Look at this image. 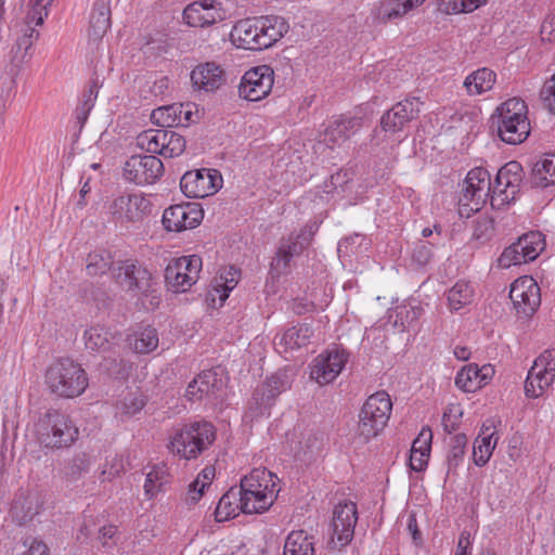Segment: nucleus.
Instances as JSON below:
<instances>
[{"instance_id": "nucleus-45", "label": "nucleus", "mask_w": 555, "mask_h": 555, "mask_svg": "<svg viewBox=\"0 0 555 555\" xmlns=\"http://www.w3.org/2000/svg\"><path fill=\"white\" fill-rule=\"evenodd\" d=\"M495 72H472L464 81L469 94H481L492 89L495 83Z\"/></svg>"}, {"instance_id": "nucleus-12", "label": "nucleus", "mask_w": 555, "mask_h": 555, "mask_svg": "<svg viewBox=\"0 0 555 555\" xmlns=\"http://www.w3.org/2000/svg\"><path fill=\"white\" fill-rule=\"evenodd\" d=\"M221 183L222 177L218 170L202 168L185 172L180 180V188L190 198H204L215 194Z\"/></svg>"}, {"instance_id": "nucleus-10", "label": "nucleus", "mask_w": 555, "mask_h": 555, "mask_svg": "<svg viewBox=\"0 0 555 555\" xmlns=\"http://www.w3.org/2000/svg\"><path fill=\"white\" fill-rule=\"evenodd\" d=\"M202 270V258L197 255L171 260L165 269V282L169 291L183 293L196 283Z\"/></svg>"}, {"instance_id": "nucleus-19", "label": "nucleus", "mask_w": 555, "mask_h": 555, "mask_svg": "<svg viewBox=\"0 0 555 555\" xmlns=\"http://www.w3.org/2000/svg\"><path fill=\"white\" fill-rule=\"evenodd\" d=\"M418 99H406L393 105L380 118L384 131L396 133L401 131L420 112Z\"/></svg>"}, {"instance_id": "nucleus-36", "label": "nucleus", "mask_w": 555, "mask_h": 555, "mask_svg": "<svg viewBox=\"0 0 555 555\" xmlns=\"http://www.w3.org/2000/svg\"><path fill=\"white\" fill-rule=\"evenodd\" d=\"M531 183L537 188L555 184V154H546L534 164Z\"/></svg>"}, {"instance_id": "nucleus-28", "label": "nucleus", "mask_w": 555, "mask_h": 555, "mask_svg": "<svg viewBox=\"0 0 555 555\" xmlns=\"http://www.w3.org/2000/svg\"><path fill=\"white\" fill-rule=\"evenodd\" d=\"M39 499L35 493H20L11 506V516L18 526L26 525L39 513Z\"/></svg>"}, {"instance_id": "nucleus-2", "label": "nucleus", "mask_w": 555, "mask_h": 555, "mask_svg": "<svg viewBox=\"0 0 555 555\" xmlns=\"http://www.w3.org/2000/svg\"><path fill=\"white\" fill-rule=\"evenodd\" d=\"M44 384L55 397L74 399L85 392L89 378L79 363L68 358H61L47 367Z\"/></svg>"}, {"instance_id": "nucleus-57", "label": "nucleus", "mask_w": 555, "mask_h": 555, "mask_svg": "<svg viewBox=\"0 0 555 555\" xmlns=\"http://www.w3.org/2000/svg\"><path fill=\"white\" fill-rule=\"evenodd\" d=\"M543 105L553 114H555V74L544 82L541 92Z\"/></svg>"}, {"instance_id": "nucleus-27", "label": "nucleus", "mask_w": 555, "mask_h": 555, "mask_svg": "<svg viewBox=\"0 0 555 555\" xmlns=\"http://www.w3.org/2000/svg\"><path fill=\"white\" fill-rule=\"evenodd\" d=\"M279 478L275 474L268 470L267 468H255L248 475L241 479V487H251L256 492H273L274 499H276L280 489L278 488Z\"/></svg>"}, {"instance_id": "nucleus-40", "label": "nucleus", "mask_w": 555, "mask_h": 555, "mask_svg": "<svg viewBox=\"0 0 555 555\" xmlns=\"http://www.w3.org/2000/svg\"><path fill=\"white\" fill-rule=\"evenodd\" d=\"M92 456L86 451L76 452L64 468V478L68 482L81 479L90 469Z\"/></svg>"}, {"instance_id": "nucleus-61", "label": "nucleus", "mask_w": 555, "mask_h": 555, "mask_svg": "<svg viewBox=\"0 0 555 555\" xmlns=\"http://www.w3.org/2000/svg\"><path fill=\"white\" fill-rule=\"evenodd\" d=\"M433 434L429 428H423L412 443L411 451L430 454Z\"/></svg>"}, {"instance_id": "nucleus-24", "label": "nucleus", "mask_w": 555, "mask_h": 555, "mask_svg": "<svg viewBox=\"0 0 555 555\" xmlns=\"http://www.w3.org/2000/svg\"><path fill=\"white\" fill-rule=\"evenodd\" d=\"M312 336V330L307 324H298L276 335L274 338V347L281 354H287L292 351L299 350L307 346Z\"/></svg>"}, {"instance_id": "nucleus-53", "label": "nucleus", "mask_w": 555, "mask_h": 555, "mask_svg": "<svg viewBox=\"0 0 555 555\" xmlns=\"http://www.w3.org/2000/svg\"><path fill=\"white\" fill-rule=\"evenodd\" d=\"M293 257L286 253L285 247L279 246L274 258L271 261V273L274 276H281L289 272Z\"/></svg>"}, {"instance_id": "nucleus-58", "label": "nucleus", "mask_w": 555, "mask_h": 555, "mask_svg": "<svg viewBox=\"0 0 555 555\" xmlns=\"http://www.w3.org/2000/svg\"><path fill=\"white\" fill-rule=\"evenodd\" d=\"M494 224L492 219L483 218L476 222L474 229V238L485 243L493 235Z\"/></svg>"}, {"instance_id": "nucleus-60", "label": "nucleus", "mask_w": 555, "mask_h": 555, "mask_svg": "<svg viewBox=\"0 0 555 555\" xmlns=\"http://www.w3.org/2000/svg\"><path fill=\"white\" fill-rule=\"evenodd\" d=\"M533 365L555 377V349H547L534 361Z\"/></svg>"}, {"instance_id": "nucleus-39", "label": "nucleus", "mask_w": 555, "mask_h": 555, "mask_svg": "<svg viewBox=\"0 0 555 555\" xmlns=\"http://www.w3.org/2000/svg\"><path fill=\"white\" fill-rule=\"evenodd\" d=\"M129 345L138 353H150L158 346L157 331L152 326L138 330L128 337Z\"/></svg>"}, {"instance_id": "nucleus-46", "label": "nucleus", "mask_w": 555, "mask_h": 555, "mask_svg": "<svg viewBox=\"0 0 555 555\" xmlns=\"http://www.w3.org/2000/svg\"><path fill=\"white\" fill-rule=\"evenodd\" d=\"M467 444V437L464 434H456L450 438L447 453L448 473L455 472L464 460Z\"/></svg>"}, {"instance_id": "nucleus-51", "label": "nucleus", "mask_w": 555, "mask_h": 555, "mask_svg": "<svg viewBox=\"0 0 555 555\" xmlns=\"http://www.w3.org/2000/svg\"><path fill=\"white\" fill-rule=\"evenodd\" d=\"M193 382L204 397L215 393L221 386V380L218 378L217 373L211 370L203 371Z\"/></svg>"}, {"instance_id": "nucleus-50", "label": "nucleus", "mask_w": 555, "mask_h": 555, "mask_svg": "<svg viewBox=\"0 0 555 555\" xmlns=\"http://www.w3.org/2000/svg\"><path fill=\"white\" fill-rule=\"evenodd\" d=\"M486 0H439V10L446 14L468 13L478 9Z\"/></svg>"}, {"instance_id": "nucleus-14", "label": "nucleus", "mask_w": 555, "mask_h": 555, "mask_svg": "<svg viewBox=\"0 0 555 555\" xmlns=\"http://www.w3.org/2000/svg\"><path fill=\"white\" fill-rule=\"evenodd\" d=\"M109 211L117 222L135 223L151 214L152 204L142 194L121 195L112 202Z\"/></svg>"}, {"instance_id": "nucleus-6", "label": "nucleus", "mask_w": 555, "mask_h": 555, "mask_svg": "<svg viewBox=\"0 0 555 555\" xmlns=\"http://www.w3.org/2000/svg\"><path fill=\"white\" fill-rule=\"evenodd\" d=\"M78 436L79 429L72 418L57 410L46 412L37 424V438L43 448H69Z\"/></svg>"}, {"instance_id": "nucleus-16", "label": "nucleus", "mask_w": 555, "mask_h": 555, "mask_svg": "<svg viewBox=\"0 0 555 555\" xmlns=\"http://www.w3.org/2000/svg\"><path fill=\"white\" fill-rule=\"evenodd\" d=\"M204 218V211L197 203L172 205L164 210L163 224L167 231L181 232L197 227Z\"/></svg>"}, {"instance_id": "nucleus-43", "label": "nucleus", "mask_w": 555, "mask_h": 555, "mask_svg": "<svg viewBox=\"0 0 555 555\" xmlns=\"http://www.w3.org/2000/svg\"><path fill=\"white\" fill-rule=\"evenodd\" d=\"M474 297V288L466 281L456 282L447 294L449 307L453 311H457L469 305Z\"/></svg>"}, {"instance_id": "nucleus-63", "label": "nucleus", "mask_w": 555, "mask_h": 555, "mask_svg": "<svg viewBox=\"0 0 555 555\" xmlns=\"http://www.w3.org/2000/svg\"><path fill=\"white\" fill-rule=\"evenodd\" d=\"M101 87H102V81L99 79V77L98 76L92 77L90 79L88 89L85 90V92L82 94L81 102L93 107L95 100L98 98L99 89Z\"/></svg>"}, {"instance_id": "nucleus-56", "label": "nucleus", "mask_w": 555, "mask_h": 555, "mask_svg": "<svg viewBox=\"0 0 555 555\" xmlns=\"http://www.w3.org/2000/svg\"><path fill=\"white\" fill-rule=\"evenodd\" d=\"M422 308L420 307H400L397 311L396 323L400 322L402 327H410L421 317Z\"/></svg>"}, {"instance_id": "nucleus-8", "label": "nucleus", "mask_w": 555, "mask_h": 555, "mask_svg": "<svg viewBox=\"0 0 555 555\" xmlns=\"http://www.w3.org/2000/svg\"><path fill=\"white\" fill-rule=\"evenodd\" d=\"M137 145L149 153L173 158L185 151L186 141L172 130L149 129L137 137Z\"/></svg>"}, {"instance_id": "nucleus-33", "label": "nucleus", "mask_w": 555, "mask_h": 555, "mask_svg": "<svg viewBox=\"0 0 555 555\" xmlns=\"http://www.w3.org/2000/svg\"><path fill=\"white\" fill-rule=\"evenodd\" d=\"M241 492L236 487H232L219 500L215 509V520L218 522L225 521L230 518L243 513V504L240 500Z\"/></svg>"}, {"instance_id": "nucleus-26", "label": "nucleus", "mask_w": 555, "mask_h": 555, "mask_svg": "<svg viewBox=\"0 0 555 555\" xmlns=\"http://www.w3.org/2000/svg\"><path fill=\"white\" fill-rule=\"evenodd\" d=\"M291 387V377L286 371H278L269 377L260 389L254 392V399L260 406L269 408L272 401Z\"/></svg>"}, {"instance_id": "nucleus-29", "label": "nucleus", "mask_w": 555, "mask_h": 555, "mask_svg": "<svg viewBox=\"0 0 555 555\" xmlns=\"http://www.w3.org/2000/svg\"><path fill=\"white\" fill-rule=\"evenodd\" d=\"M238 492H241L240 500L243 504V513L244 514H261L268 511L274 501L273 492L269 491V494L267 492H263L262 494L260 492H256L251 489V487H238L236 488Z\"/></svg>"}, {"instance_id": "nucleus-34", "label": "nucleus", "mask_w": 555, "mask_h": 555, "mask_svg": "<svg viewBox=\"0 0 555 555\" xmlns=\"http://www.w3.org/2000/svg\"><path fill=\"white\" fill-rule=\"evenodd\" d=\"M283 555H315L313 537L304 530L289 532L284 543Z\"/></svg>"}, {"instance_id": "nucleus-64", "label": "nucleus", "mask_w": 555, "mask_h": 555, "mask_svg": "<svg viewBox=\"0 0 555 555\" xmlns=\"http://www.w3.org/2000/svg\"><path fill=\"white\" fill-rule=\"evenodd\" d=\"M541 39L553 42L555 40V12H551L541 26Z\"/></svg>"}, {"instance_id": "nucleus-48", "label": "nucleus", "mask_w": 555, "mask_h": 555, "mask_svg": "<svg viewBox=\"0 0 555 555\" xmlns=\"http://www.w3.org/2000/svg\"><path fill=\"white\" fill-rule=\"evenodd\" d=\"M116 262L113 261L108 251H93L87 257V273L91 276L102 275L108 271L113 274V268Z\"/></svg>"}, {"instance_id": "nucleus-41", "label": "nucleus", "mask_w": 555, "mask_h": 555, "mask_svg": "<svg viewBox=\"0 0 555 555\" xmlns=\"http://www.w3.org/2000/svg\"><path fill=\"white\" fill-rule=\"evenodd\" d=\"M240 270L234 267L224 268L218 278L215 279L214 289L219 297L220 305H223L230 292L237 285Z\"/></svg>"}, {"instance_id": "nucleus-35", "label": "nucleus", "mask_w": 555, "mask_h": 555, "mask_svg": "<svg viewBox=\"0 0 555 555\" xmlns=\"http://www.w3.org/2000/svg\"><path fill=\"white\" fill-rule=\"evenodd\" d=\"M146 400L139 390L129 391L122 395L115 403V416L121 421L128 420L139 413L145 405Z\"/></svg>"}, {"instance_id": "nucleus-22", "label": "nucleus", "mask_w": 555, "mask_h": 555, "mask_svg": "<svg viewBox=\"0 0 555 555\" xmlns=\"http://www.w3.org/2000/svg\"><path fill=\"white\" fill-rule=\"evenodd\" d=\"M218 4L214 0L195 1L183 10V20L191 27H208L222 18Z\"/></svg>"}, {"instance_id": "nucleus-11", "label": "nucleus", "mask_w": 555, "mask_h": 555, "mask_svg": "<svg viewBox=\"0 0 555 555\" xmlns=\"http://www.w3.org/2000/svg\"><path fill=\"white\" fill-rule=\"evenodd\" d=\"M544 248V235L539 231H531L506 247L499 257L498 263L501 268L507 269L512 266L533 261Z\"/></svg>"}, {"instance_id": "nucleus-30", "label": "nucleus", "mask_w": 555, "mask_h": 555, "mask_svg": "<svg viewBox=\"0 0 555 555\" xmlns=\"http://www.w3.org/2000/svg\"><path fill=\"white\" fill-rule=\"evenodd\" d=\"M89 23V37L101 39L111 27V0L94 1Z\"/></svg>"}, {"instance_id": "nucleus-25", "label": "nucleus", "mask_w": 555, "mask_h": 555, "mask_svg": "<svg viewBox=\"0 0 555 555\" xmlns=\"http://www.w3.org/2000/svg\"><path fill=\"white\" fill-rule=\"evenodd\" d=\"M494 370L491 365L479 367L477 364L464 366L455 377V385L465 392H474L486 385L492 377Z\"/></svg>"}, {"instance_id": "nucleus-59", "label": "nucleus", "mask_w": 555, "mask_h": 555, "mask_svg": "<svg viewBox=\"0 0 555 555\" xmlns=\"http://www.w3.org/2000/svg\"><path fill=\"white\" fill-rule=\"evenodd\" d=\"M51 4V0H36L27 17L34 21L37 26L42 25L44 18L48 16V10Z\"/></svg>"}, {"instance_id": "nucleus-31", "label": "nucleus", "mask_w": 555, "mask_h": 555, "mask_svg": "<svg viewBox=\"0 0 555 555\" xmlns=\"http://www.w3.org/2000/svg\"><path fill=\"white\" fill-rule=\"evenodd\" d=\"M425 0H383L377 11V18L387 23L402 17L409 11L420 7Z\"/></svg>"}, {"instance_id": "nucleus-23", "label": "nucleus", "mask_w": 555, "mask_h": 555, "mask_svg": "<svg viewBox=\"0 0 555 555\" xmlns=\"http://www.w3.org/2000/svg\"><path fill=\"white\" fill-rule=\"evenodd\" d=\"M362 126V118L358 116L346 117L334 120L324 131L323 141L330 147L334 149L346 142Z\"/></svg>"}, {"instance_id": "nucleus-49", "label": "nucleus", "mask_w": 555, "mask_h": 555, "mask_svg": "<svg viewBox=\"0 0 555 555\" xmlns=\"http://www.w3.org/2000/svg\"><path fill=\"white\" fill-rule=\"evenodd\" d=\"M313 232L311 228L302 229L297 235H291L288 238L281 242V246L285 247L287 254L293 258L302 254V251L310 245Z\"/></svg>"}, {"instance_id": "nucleus-13", "label": "nucleus", "mask_w": 555, "mask_h": 555, "mask_svg": "<svg viewBox=\"0 0 555 555\" xmlns=\"http://www.w3.org/2000/svg\"><path fill=\"white\" fill-rule=\"evenodd\" d=\"M164 173V165L155 155H133L124 166V177L138 185L155 183Z\"/></svg>"}, {"instance_id": "nucleus-42", "label": "nucleus", "mask_w": 555, "mask_h": 555, "mask_svg": "<svg viewBox=\"0 0 555 555\" xmlns=\"http://www.w3.org/2000/svg\"><path fill=\"white\" fill-rule=\"evenodd\" d=\"M87 349L92 351L109 350L115 338L113 334L103 326H92L83 335Z\"/></svg>"}, {"instance_id": "nucleus-15", "label": "nucleus", "mask_w": 555, "mask_h": 555, "mask_svg": "<svg viewBox=\"0 0 555 555\" xmlns=\"http://www.w3.org/2000/svg\"><path fill=\"white\" fill-rule=\"evenodd\" d=\"M509 298L517 314L529 318L540 307V287L532 278L521 276L511 285Z\"/></svg>"}, {"instance_id": "nucleus-47", "label": "nucleus", "mask_w": 555, "mask_h": 555, "mask_svg": "<svg viewBox=\"0 0 555 555\" xmlns=\"http://www.w3.org/2000/svg\"><path fill=\"white\" fill-rule=\"evenodd\" d=\"M169 482V474L165 464L154 465L146 474L144 491L149 498H153L163 487Z\"/></svg>"}, {"instance_id": "nucleus-62", "label": "nucleus", "mask_w": 555, "mask_h": 555, "mask_svg": "<svg viewBox=\"0 0 555 555\" xmlns=\"http://www.w3.org/2000/svg\"><path fill=\"white\" fill-rule=\"evenodd\" d=\"M124 470V462L122 459L115 455L109 461L106 462L102 476L103 480H111L114 477L118 476Z\"/></svg>"}, {"instance_id": "nucleus-32", "label": "nucleus", "mask_w": 555, "mask_h": 555, "mask_svg": "<svg viewBox=\"0 0 555 555\" xmlns=\"http://www.w3.org/2000/svg\"><path fill=\"white\" fill-rule=\"evenodd\" d=\"M490 429V427L483 425L481 433L475 439L473 459L477 466H483L490 460L496 446L499 438L495 437V431Z\"/></svg>"}, {"instance_id": "nucleus-20", "label": "nucleus", "mask_w": 555, "mask_h": 555, "mask_svg": "<svg viewBox=\"0 0 555 555\" xmlns=\"http://www.w3.org/2000/svg\"><path fill=\"white\" fill-rule=\"evenodd\" d=\"M357 520L356 503L344 502L335 506L332 527L334 537H336L341 546L347 545L352 540Z\"/></svg>"}, {"instance_id": "nucleus-21", "label": "nucleus", "mask_w": 555, "mask_h": 555, "mask_svg": "<svg viewBox=\"0 0 555 555\" xmlns=\"http://www.w3.org/2000/svg\"><path fill=\"white\" fill-rule=\"evenodd\" d=\"M274 72H245L238 86L240 96L247 101H259L266 98L273 86Z\"/></svg>"}, {"instance_id": "nucleus-54", "label": "nucleus", "mask_w": 555, "mask_h": 555, "mask_svg": "<svg viewBox=\"0 0 555 555\" xmlns=\"http://www.w3.org/2000/svg\"><path fill=\"white\" fill-rule=\"evenodd\" d=\"M351 180V172L348 170H338L334 175L331 176L328 181L324 183V192L335 193V192H345L347 190V185Z\"/></svg>"}, {"instance_id": "nucleus-7", "label": "nucleus", "mask_w": 555, "mask_h": 555, "mask_svg": "<svg viewBox=\"0 0 555 555\" xmlns=\"http://www.w3.org/2000/svg\"><path fill=\"white\" fill-rule=\"evenodd\" d=\"M392 410V403L386 391L371 395L364 402L358 425L359 435L365 441L376 437L387 425Z\"/></svg>"}, {"instance_id": "nucleus-52", "label": "nucleus", "mask_w": 555, "mask_h": 555, "mask_svg": "<svg viewBox=\"0 0 555 555\" xmlns=\"http://www.w3.org/2000/svg\"><path fill=\"white\" fill-rule=\"evenodd\" d=\"M363 245H366V238L363 234L354 233L352 235L346 236L338 242V256L341 258L357 254L361 250Z\"/></svg>"}, {"instance_id": "nucleus-18", "label": "nucleus", "mask_w": 555, "mask_h": 555, "mask_svg": "<svg viewBox=\"0 0 555 555\" xmlns=\"http://www.w3.org/2000/svg\"><path fill=\"white\" fill-rule=\"evenodd\" d=\"M490 173L481 167L469 170L465 179L461 201L465 202V205L472 203L474 205L472 209L479 210L487 199L490 198Z\"/></svg>"}, {"instance_id": "nucleus-55", "label": "nucleus", "mask_w": 555, "mask_h": 555, "mask_svg": "<svg viewBox=\"0 0 555 555\" xmlns=\"http://www.w3.org/2000/svg\"><path fill=\"white\" fill-rule=\"evenodd\" d=\"M435 243L420 241L413 248L412 258L418 266L427 264L434 257Z\"/></svg>"}, {"instance_id": "nucleus-17", "label": "nucleus", "mask_w": 555, "mask_h": 555, "mask_svg": "<svg viewBox=\"0 0 555 555\" xmlns=\"http://www.w3.org/2000/svg\"><path fill=\"white\" fill-rule=\"evenodd\" d=\"M347 362L344 350L334 349L319 354L310 365V377L319 385L332 383Z\"/></svg>"}, {"instance_id": "nucleus-4", "label": "nucleus", "mask_w": 555, "mask_h": 555, "mask_svg": "<svg viewBox=\"0 0 555 555\" xmlns=\"http://www.w3.org/2000/svg\"><path fill=\"white\" fill-rule=\"evenodd\" d=\"M113 279L126 292L137 296L138 299L150 297V306L142 302L145 309H154L159 305V295L156 289V282L150 270L138 260L127 259L117 261L113 268Z\"/></svg>"}, {"instance_id": "nucleus-38", "label": "nucleus", "mask_w": 555, "mask_h": 555, "mask_svg": "<svg viewBox=\"0 0 555 555\" xmlns=\"http://www.w3.org/2000/svg\"><path fill=\"white\" fill-rule=\"evenodd\" d=\"M555 377L532 365L525 382V392L529 398H539L553 384Z\"/></svg>"}, {"instance_id": "nucleus-9", "label": "nucleus", "mask_w": 555, "mask_h": 555, "mask_svg": "<svg viewBox=\"0 0 555 555\" xmlns=\"http://www.w3.org/2000/svg\"><path fill=\"white\" fill-rule=\"evenodd\" d=\"M522 181V167L518 162H508L496 173L494 183H491V206L501 208L513 202Z\"/></svg>"}, {"instance_id": "nucleus-44", "label": "nucleus", "mask_w": 555, "mask_h": 555, "mask_svg": "<svg viewBox=\"0 0 555 555\" xmlns=\"http://www.w3.org/2000/svg\"><path fill=\"white\" fill-rule=\"evenodd\" d=\"M192 86L197 91L212 92L224 83L223 72H191Z\"/></svg>"}, {"instance_id": "nucleus-37", "label": "nucleus", "mask_w": 555, "mask_h": 555, "mask_svg": "<svg viewBox=\"0 0 555 555\" xmlns=\"http://www.w3.org/2000/svg\"><path fill=\"white\" fill-rule=\"evenodd\" d=\"M183 104L173 103L152 111V121L162 128L178 127L183 124Z\"/></svg>"}, {"instance_id": "nucleus-1", "label": "nucleus", "mask_w": 555, "mask_h": 555, "mask_svg": "<svg viewBox=\"0 0 555 555\" xmlns=\"http://www.w3.org/2000/svg\"><path fill=\"white\" fill-rule=\"evenodd\" d=\"M288 31V24L281 16L269 15L241 20L230 33L237 48L262 50L272 47Z\"/></svg>"}, {"instance_id": "nucleus-3", "label": "nucleus", "mask_w": 555, "mask_h": 555, "mask_svg": "<svg viewBox=\"0 0 555 555\" xmlns=\"http://www.w3.org/2000/svg\"><path fill=\"white\" fill-rule=\"evenodd\" d=\"M528 107L524 100L512 98L502 103L491 116V127L507 144H520L530 134Z\"/></svg>"}, {"instance_id": "nucleus-5", "label": "nucleus", "mask_w": 555, "mask_h": 555, "mask_svg": "<svg viewBox=\"0 0 555 555\" xmlns=\"http://www.w3.org/2000/svg\"><path fill=\"white\" fill-rule=\"evenodd\" d=\"M216 440L214 426L208 422H194L177 429L169 439L168 449L181 460H196Z\"/></svg>"}]
</instances>
